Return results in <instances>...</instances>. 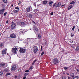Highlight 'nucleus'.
<instances>
[{
    "label": "nucleus",
    "instance_id": "f257e3e1",
    "mask_svg": "<svg viewBox=\"0 0 79 79\" xmlns=\"http://www.w3.org/2000/svg\"><path fill=\"white\" fill-rule=\"evenodd\" d=\"M16 66L14 64H12L11 67V71L12 72H14L16 70Z\"/></svg>",
    "mask_w": 79,
    "mask_h": 79
},
{
    "label": "nucleus",
    "instance_id": "f03ea898",
    "mask_svg": "<svg viewBox=\"0 0 79 79\" xmlns=\"http://www.w3.org/2000/svg\"><path fill=\"white\" fill-rule=\"evenodd\" d=\"M34 49H33V52L35 53H36L38 51V48L37 46H35L33 47Z\"/></svg>",
    "mask_w": 79,
    "mask_h": 79
},
{
    "label": "nucleus",
    "instance_id": "7ed1b4c3",
    "mask_svg": "<svg viewBox=\"0 0 79 79\" xmlns=\"http://www.w3.org/2000/svg\"><path fill=\"white\" fill-rule=\"evenodd\" d=\"M52 62L54 64H57L58 63V60L57 58L54 59L52 60Z\"/></svg>",
    "mask_w": 79,
    "mask_h": 79
},
{
    "label": "nucleus",
    "instance_id": "20e7f679",
    "mask_svg": "<svg viewBox=\"0 0 79 79\" xmlns=\"http://www.w3.org/2000/svg\"><path fill=\"white\" fill-rule=\"evenodd\" d=\"M11 38H16V35L15 33H12L10 35Z\"/></svg>",
    "mask_w": 79,
    "mask_h": 79
},
{
    "label": "nucleus",
    "instance_id": "39448f33",
    "mask_svg": "<svg viewBox=\"0 0 79 79\" xmlns=\"http://www.w3.org/2000/svg\"><path fill=\"white\" fill-rule=\"evenodd\" d=\"M19 52L20 53H24L26 52V49H25L20 48L19 50Z\"/></svg>",
    "mask_w": 79,
    "mask_h": 79
},
{
    "label": "nucleus",
    "instance_id": "423d86ee",
    "mask_svg": "<svg viewBox=\"0 0 79 79\" xmlns=\"http://www.w3.org/2000/svg\"><path fill=\"white\" fill-rule=\"evenodd\" d=\"M16 26V24L15 23H14L12 24L11 26V29H15Z\"/></svg>",
    "mask_w": 79,
    "mask_h": 79
},
{
    "label": "nucleus",
    "instance_id": "0eeeda50",
    "mask_svg": "<svg viewBox=\"0 0 79 79\" xmlns=\"http://www.w3.org/2000/svg\"><path fill=\"white\" fill-rule=\"evenodd\" d=\"M26 10L27 12H29L30 11H32V9L31 7H28L26 9Z\"/></svg>",
    "mask_w": 79,
    "mask_h": 79
},
{
    "label": "nucleus",
    "instance_id": "6e6552de",
    "mask_svg": "<svg viewBox=\"0 0 79 79\" xmlns=\"http://www.w3.org/2000/svg\"><path fill=\"white\" fill-rule=\"evenodd\" d=\"M2 52V55H5L6 53V49H3Z\"/></svg>",
    "mask_w": 79,
    "mask_h": 79
},
{
    "label": "nucleus",
    "instance_id": "1a4fd4ad",
    "mask_svg": "<svg viewBox=\"0 0 79 79\" xmlns=\"http://www.w3.org/2000/svg\"><path fill=\"white\" fill-rule=\"evenodd\" d=\"M17 49H18V48H13L12 50V52L13 53H16V52Z\"/></svg>",
    "mask_w": 79,
    "mask_h": 79
},
{
    "label": "nucleus",
    "instance_id": "9d476101",
    "mask_svg": "<svg viewBox=\"0 0 79 79\" xmlns=\"http://www.w3.org/2000/svg\"><path fill=\"white\" fill-rule=\"evenodd\" d=\"M61 3L60 2H59L58 3L57 5H56L55 6V7L56 8V7H60L61 6Z\"/></svg>",
    "mask_w": 79,
    "mask_h": 79
},
{
    "label": "nucleus",
    "instance_id": "9b49d317",
    "mask_svg": "<svg viewBox=\"0 0 79 79\" xmlns=\"http://www.w3.org/2000/svg\"><path fill=\"white\" fill-rule=\"evenodd\" d=\"M5 9H2L0 10V15H3L4 11H5Z\"/></svg>",
    "mask_w": 79,
    "mask_h": 79
},
{
    "label": "nucleus",
    "instance_id": "f8f14e48",
    "mask_svg": "<svg viewBox=\"0 0 79 79\" xmlns=\"http://www.w3.org/2000/svg\"><path fill=\"white\" fill-rule=\"evenodd\" d=\"M5 64L4 63H0V67L3 68L5 66Z\"/></svg>",
    "mask_w": 79,
    "mask_h": 79
},
{
    "label": "nucleus",
    "instance_id": "ddd939ff",
    "mask_svg": "<svg viewBox=\"0 0 79 79\" xmlns=\"http://www.w3.org/2000/svg\"><path fill=\"white\" fill-rule=\"evenodd\" d=\"M48 3V1H47L44 0L43 1V3L44 5H46V4Z\"/></svg>",
    "mask_w": 79,
    "mask_h": 79
},
{
    "label": "nucleus",
    "instance_id": "4468645a",
    "mask_svg": "<svg viewBox=\"0 0 79 79\" xmlns=\"http://www.w3.org/2000/svg\"><path fill=\"white\" fill-rule=\"evenodd\" d=\"M70 77H71L73 78L74 77H75V76L74 75V73H71L70 74Z\"/></svg>",
    "mask_w": 79,
    "mask_h": 79
},
{
    "label": "nucleus",
    "instance_id": "2eb2a0df",
    "mask_svg": "<svg viewBox=\"0 0 79 79\" xmlns=\"http://www.w3.org/2000/svg\"><path fill=\"white\" fill-rule=\"evenodd\" d=\"M52 3H53V2L52 1H51L50 2H49V6H52Z\"/></svg>",
    "mask_w": 79,
    "mask_h": 79
},
{
    "label": "nucleus",
    "instance_id": "dca6fc26",
    "mask_svg": "<svg viewBox=\"0 0 79 79\" xmlns=\"http://www.w3.org/2000/svg\"><path fill=\"white\" fill-rule=\"evenodd\" d=\"M76 51H79V46H77V48L75 49Z\"/></svg>",
    "mask_w": 79,
    "mask_h": 79
},
{
    "label": "nucleus",
    "instance_id": "f3484780",
    "mask_svg": "<svg viewBox=\"0 0 79 79\" xmlns=\"http://www.w3.org/2000/svg\"><path fill=\"white\" fill-rule=\"evenodd\" d=\"M33 28L35 30L34 31H37L38 30V29H37L36 27L34 25L33 26Z\"/></svg>",
    "mask_w": 79,
    "mask_h": 79
},
{
    "label": "nucleus",
    "instance_id": "a211bd4d",
    "mask_svg": "<svg viewBox=\"0 0 79 79\" xmlns=\"http://www.w3.org/2000/svg\"><path fill=\"white\" fill-rule=\"evenodd\" d=\"M18 11H19V9H18L14 11V13H18Z\"/></svg>",
    "mask_w": 79,
    "mask_h": 79
},
{
    "label": "nucleus",
    "instance_id": "6ab92c4d",
    "mask_svg": "<svg viewBox=\"0 0 79 79\" xmlns=\"http://www.w3.org/2000/svg\"><path fill=\"white\" fill-rule=\"evenodd\" d=\"M10 69H9V68H7L5 70V71H6V72H8V71Z\"/></svg>",
    "mask_w": 79,
    "mask_h": 79
},
{
    "label": "nucleus",
    "instance_id": "aec40b11",
    "mask_svg": "<svg viewBox=\"0 0 79 79\" xmlns=\"http://www.w3.org/2000/svg\"><path fill=\"white\" fill-rule=\"evenodd\" d=\"M73 6L71 5L68 8V10H70V9H71V8H73Z\"/></svg>",
    "mask_w": 79,
    "mask_h": 79
},
{
    "label": "nucleus",
    "instance_id": "412c9836",
    "mask_svg": "<svg viewBox=\"0 0 79 79\" xmlns=\"http://www.w3.org/2000/svg\"><path fill=\"white\" fill-rule=\"evenodd\" d=\"M79 78V77L77 76H76L75 77H74L73 78V79H78Z\"/></svg>",
    "mask_w": 79,
    "mask_h": 79
},
{
    "label": "nucleus",
    "instance_id": "4be33fe9",
    "mask_svg": "<svg viewBox=\"0 0 79 79\" xmlns=\"http://www.w3.org/2000/svg\"><path fill=\"white\" fill-rule=\"evenodd\" d=\"M29 73H25L24 74V76H27V75H29Z\"/></svg>",
    "mask_w": 79,
    "mask_h": 79
},
{
    "label": "nucleus",
    "instance_id": "5701e85b",
    "mask_svg": "<svg viewBox=\"0 0 79 79\" xmlns=\"http://www.w3.org/2000/svg\"><path fill=\"white\" fill-rule=\"evenodd\" d=\"M3 46V43H1L0 44V47H2Z\"/></svg>",
    "mask_w": 79,
    "mask_h": 79
},
{
    "label": "nucleus",
    "instance_id": "b1692460",
    "mask_svg": "<svg viewBox=\"0 0 79 79\" xmlns=\"http://www.w3.org/2000/svg\"><path fill=\"white\" fill-rule=\"evenodd\" d=\"M37 11H38V10H37V9H36L34 10V12L35 13H37Z\"/></svg>",
    "mask_w": 79,
    "mask_h": 79
},
{
    "label": "nucleus",
    "instance_id": "393cba45",
    "mask_svg": "<svg viewBox=\"0 0 79 79\" xmlns=\"http://www.w3.org/2000/svg\"><path fill=\"white\" fill-rule=\"evenodd\" d=\"M34 32L36 34H37L38 33V30H34Z\"/></svg>",
    "mask_w": 79,
    "mask_h": 79
},
{
    "label": "nucleus",
    "instance_id": "a878e982",
    "mask_svg": "<svg viewBox=\"0 0 79 79\" xmlns=\"http://www.w3.org/2000/svg\"><path fill=\"white\" fill-rule=\"evenodd\" d=\"M3 2H4V3H6L7 2V0H2Z\"/></svg>",
    "mask_w": 79,
    "mask_h": 79
},
{
    "label": "nucleus",
    "instance_id": "bb28decb",
    "mask_svg": "<svg viewBox=\"0 0 79 79\" xmlns=\"http://www.w3.org/2000/svg\"><path fill=\"white\" fill-rule=\"evenodd\" d=\"M75 3V2H74V1L71 2L70 3V4H74Z\"/></svg>",
    "mask_w": 79,
    "mask_h": 79
},
{
    "label": "nucleus",
    "instance_id": "cd10ccee",
    "mask_svg": "<svg viewBox=\"0 0 79 79\" xmlns=\"http://www.w3.org/2000/svg\"><path fill=\"white\" fill-rule=\"evenodd\" d=\"M37 61V60H35L32 63V64H34V63H35V62Z\"/></svg>",
    "mask_w": 79,
    "mask_h": 79
},
{
    "label": "nucleus",
    "instance_id": "c85d7f7f",
    "mask_svg": "<svg viewBox=\"0 0 79 79\" xmlns=\"http://www.w3.org/2000/svg\"><path fill=\"white\" fill-rule=\"evenodd\" d=\"M33 66H31L29 70H30V69H33Z\"/></svg>",
    "mask_w": 79,
    "mask_h": 79
},
{
    "label": "nucleus",
    "instance_id": "c756f323",
    "mask_svg": "<svg viewBox=\"0 0 79 79\" xmlns=\"http://www.w3.org/2000/svg\"><path fill=\"white\" fill-rule=\"evenodd\" d=\"M64 69H65V70H66V69H68V67H64Z\"/></svg>",
    "mask_w": 79,
    "mask_h": 79
},
{
    "label": "nucleus",
    "instance_id": "7c9ffc66",
    "mask_svg": "<svg viewBox=\"0 0 79 79\" xmlns=\"http://www.w3.org/2000/svg\"><path fill=\"white\" fill-rule=\"evenodd\" d=\"M29 16L30 18H32V14H29Z\"/></svg>",
    "mask_w": 79,
    "mask_h": 79
},
{
    "label": "nucleus",
    "instance_id": "2f4dec72",
    "mask_svg": "<svg viewBox=\"0 0 79 79\" xmlns=\"http://www.w3.org/2000/svg\"><path fill=\"white\" fill-rule=\"evenodd\" d=\"M44 52H42V53H41V56H43V55H44Z\"/></svg>",
    "mask_w": 79,
    "mask_h": 79
},
{
    "label": "nucleus",
    "instance_id": "473e14b6",
    "mask_svg": "<svg viewBox=\"0 0 79 79\" xmlns=\"http://www.w3.org/2000/svg\"><path fill=\"white\" fill-rule=\"evenodd\" d=\"M3 75V72H0V75L2 76Z\"/></svg>",
    "mask_w": 79,
    "mask_h": 79
},
{
    "label": "nucleus",
    "instance_id": "72a5a7b5",
    "mask_svg": "<svg viewBox=\"0 0 79 79\" xmlns=\"http://www.w3.org/2000/svg\"><path fill=\"white\" fill-rule=\"evenodd\" d=\"M21 24L22 25H25V23H24V22H22L21 23Z\"/></svg>",
    "mask_w": 79,
    "mask_h": 79
},
{
    "label": "nucleus",
    "instance_id": "f704fd0d",
    "mask_svg": "<svg viewBox=\"0 0 79 79\" xmlns=\"http://www.w3.org/2000/svg\"><path fill=\"white\" fill-rule=\"evenodd\" d=\"M62 79H66V77H62Z\"/></svg>",
    "mask_w": 79,
    "mask_h": 79
},
{
    "label": "nucleus",
    "instance_id": "c9c22d12",
    "mask_svg": "<svg viewBox=\"0 0 79 79\" xmlns=\"http://www.w3.org/2000/svg\"><path fill=\"white\" fill-rule=\"evenodd\" d=\"M38 37L39 38V39H40L41 36H40V35L38 34Z\"/></svg>",
    "mask_w": 79,
    "mask_h": 79
},
{
    "label": "nucleus",
    "instance_id": "e433bc0d",
    "mask_svg": "<svg viewBox=\"0 0 79 79\" xmlns=\"http://www.w3.org/2000/svg\"><path fill=\"white\" fill-rule=\"evenodd\" d=\"M61 52H64V50L63 49H61L60 50Z\"/></svg>",
    "mask_w": 79,
    "mask_h": 79
},
{
    "label": "nucleus",
    "instance_id": "4c0bfd02",
    "mask_svg": "<svg viewBox=\"0 0 79 79\" xmlns=\"http://www.w3.org/2000/svg\"><path fill=\"white\" fill-rule=\"evenodd\" d=\"M75 28V26H73V27L72 28V30L73 31H73H74Z\"/></svg>",
    "mask_w": 79,
    "mask_h": 79
},
{
    "label": "nucleus",
    "instance_id": "58836bf2",
    "mask_svg": "<svg viewBox=\"0 0 79 79\" xmlns=\"http://www.w3.org/2000/svg\"><path fill=\"white\" fill-rule=\"evenodd\" d=\"M10 73H7L6 74V76H8V75H10Z\"/></svg>",
    "mask_w": 79,
    "mask_h": 79
},
{
    "label": "nucleus",
    "instance_id": "ea45409f",
    "mask_svg": "<svg viewBox=\"0 0 79 79\" xmlns=\"http://www.w3.org/2000/svg\"><path fill=\"white\" fill-rule=\"evenodd\" d=\"M6 14H7V12H5V13L4 14V16H6Z\"/></svg>",
    "mask_w": 79,
    "mask_h": 79
},
{
    "label": "nucleus",
    "instance_id": "a19ab883",
    "mask_svg": "<svg viewBox=\"0 0 79 79\" xmlns=\"http://www.w3.org/2000/svg\"><path fill=\"white\" fill-rule=\"evenodd\" d=\"M65 5H66L65 4H64V5H62L61 6V7H63V6H64H64H65Z\"/></svg>",
    "mask_w": 79,
    "mask_h": 79
},
{
    "label": "nucleus",
    "instance_id": "79ce46f5",
    "mask_svg": "<svg viewBox=\"0 0 79 79\" xmlns=\"http://www.w3.org/2000/svg\"><path fill=\"white\" fill-rule=\"evenodd\" d=\"M19 72H21V70L20 69H19L18 70Z\"/></svg>",
    "mask_w": 79,
    "mask_h": 79
},
{
    "label": "nucleus",
    "instance_id": "37998d69",
    "mask_svg": "<svg viewBox=\"0 0 79 79\" xmlns=\"http://www.w3.org/2000/svg\"><path fill=\"white\" fill-rule=\"evenodd\" d=\"M21 32L23 34H24V31H21Z\"/></svg>",
    "mask_w": 79,
    "mask_h": 79
},
{
    "label": "nucleus",
    "instance_id": "c03bdc74",
    "mask_svg": "<svg viewBox=\"0 0 79 79\" xmlns=\"http://www.w3.org/2000/svg\"><path fill=\"white\" fill-rule=\"evenodd\" d=\"M68 79H72V78H71V77H68Z\"/></svg>",
    "mask_w": 79,
    "mask_h": 79
},
{
    "label": "nucleus",
    "instance_id": "a18cd8bd",
    "mask_svg": "<svg viewBox=\"0 0 79 79\" xmlns=\"http://www.w3.org/2000/svg\"><path fill=\"white\" fill-rule=\"evenodd\" d=\"M25 72L26 73H29V70H26L25 71Z\"/></svg>",
    "mask_w": 79,
    "mask_h": 79
},
{
    "label": "nucleus",
    "instance_id": "49530a36",
    "mask_svg": "<svg viewBox=\"0 0 79 79\" xmlns=\"http://www.w3.org/2000/svg\"><path fill=\"white\" fill-rule=\"evenodd\" d=\"M74 35H73L72 34V33L71 34V37H73V36H74Z\"/></svg>",
    "mask_w": 79,
    "mask_h": 79
},
{
    "label": "nucleus",
    "instance_id": "de8ad7c7",
    "mask_svg": "<svg viewBox=\"0 0 79 79\" xmlns=\"http://www.w3.org/2000/svg\"><path fill=\"white\" fill-rule=\"evenodd\" d=\"M15 9H16V10H17L18 9H19V7H15Z\"/></svg>",
    "mask_w": 79,
    "mask_h": 79
},
{
    "label": "nucleus",
    "instance_id": "09e8293b",
    "mask_svg": "<svg viewBox=\"0 0 79 79\" xmlns=\"http://www.w3.org/2000/svg\"><path fill=\"white\" fill-rule=\"evenodd\" d=\"M70 42H71V43H73L74 42V41H73V40L71 41V40H70Z\"/></svg>",
    "mask_w": 79,
    "mask_h": 79
},
{
    "label": "nucleus",
    "instance_id": "8fccbe9b",
    "mask_svg": "<svg viewBox=\"0 0 79 79\" xmlns=\"http://www.w3.org/2000/svg\"><path fill=\"white\" fill-rule=\"evenodd\" d=\"M77 72H78V73H79V69H76Z\"/></svg>",
    "mask_w": 79,
    "mask_h": 79
},
{
    "label": "nucleus",
    "instance_id": "3c124183",
    "mask_svg": "<svg viewBox=\"0 0 79 79\" xmlns=\"http://www.w3.org/2000/svg\"><path fill=\"white\" fill-rule=\"evenodd\" d=\"M15 79H16V78L18 77V76H15Z\"/></svg>",
    "mask_w": 79,
    "mask_h": 79
},
{
    "label": "nucleus",
    "instance_id": "603ef678",
    "mask_svg": "<svg viewBox=\"0 0 79 79\" xmlns=\"http://www.w3.org/2000/svg\"><path fill=\"white\" fill-rule=\"evenodd\" d=\"M51 15H53V12H51L50 14Z\"/></svg>",
    "mask_w": 79,
    "mask_h": 79
},
{
    "label": "nucleus",
    "instance_id": "864d4df0",
    "mask_svg": "<svg viewBox=\"0 0 79 79\" xmlns=\"http://www.w3.org/2000/svg\"><path fill=\"white\" fill-rule=\"evenodd\" d=\"M26 77L25 76L23 77V79H26Z\"/></svg>",
    "mask_w": 79,
    "mask_h": 79
},
{
    "label": "nucleus",
    "instance_id": "5fc2aeb1",
    "mask_svg": "<svg viewBox=\"0 0 79 79\" xmlns=\"http://www.w3.org/2000/svg\"><path fill=\"white\" fill-rule=\"evenodd\" d=\"M56 5V3H55L54 5H53V6L54 7L55 6V5Z\"/></svg>",
    "mask_w": 79,
    "mask_h": 79
},
{
    "label": "nucleus",
    "instance_id": "6e6d98bb",
    "mask_svg": "<svg viewBox=\"0 0 79 79\" xmlns=\"http://www.w3.org/2000/svg\"><path fill=\"white\" fill-rule=\"evenodd\" d=\"M6 24H8V20H7L6 21Z\"/></svg>",
    "mask_w": 79,
    "mask_h": 79
},
{
    "label": "nucleus",
    "instance_id": "4d7b16f0",
    "mask_svg": "<svg viewBox=\"0 0 79 79\" xmlns=\"http://www.w3.org/2000/svg\"><path fill=\"white\" fill-rule=\"evenodd\" d=\"M20 3H21V1H20V3H18V5H19L20 4Z\"/></svg>",
    "mask_w": 79,
    "mask_h": 79
},
{
    "label": "nucleus",
    "instance_id": "13d9d810",
    "mask_svg": "<svg viewBox=\"0 0 79 79\" xmlns=\"http://www.w3.org/2000/svg\"><path fill=\"white\" fill-rule=\"evenodd\" d=\"M2 6H5V5L4 4H2Z\"/></svg>",
    "mask_w": 79,
    "mask_h": 79
},
{
    "label": "nucleus",
    "instance_id": "bf43d9fd",
    "mask_svg": "<svg viewBox=\"0 0 79 79\" xmlns=\"http://www.w3.org/2000/svg\"><path fill=\"white\" fill-rule=\"evenodd\" d=\"M41 49H42V46H41Z\"/></svg>",
    "mask_w": 79,
    "mask_h": 79
},
{
    "label": "nucleus",
    "instance_id": "052dcab7",
    "mask_svg": "<svg viewBox=\"0 0 79 79\" xmlns=\"http://www.w3.org/2000/svg\"><path fill=\"white\" fill-rule=\"evenodd\" d=\"M11 6L12 7V6H13V4H12Z\"/></svg>",
    "mask_w": 79,
    "mask_h": 79
},
{
    "label": "nucleus",
    "instance_id": "680f3d73",
    "mask_svg": "<svg viewBox=\"0 0 79 79\" xmlns=\"http://www.w3.org/2000/svg\"><path fill=\"white\" fill-rule=\"evenodd\" d=\"M12 24L14 23V22H12Z\"/></svg>",
    "mask_w": 79,
    "mask_h": 79
},
{
    "label": "nucleus",
    "instance_id": "e2e57ef3",
    "mask_svg": "<svg viewBox=\"0 0 79 79\" xmlns=\"http://www.w3.org/2000/svg\"><path fill=\"white\" fill-rule=\"evenodd\" d=\"M11 15H13V13H11Z\"/></svg>",
    "mask_w": 79,
    "mask_h": 79
},
{
    "label": "nucleus",
    "instance_id": "0e129e2a",
    "mask_svg": "<svg viewBox=\"0 0 79 79\" xmlns=\"http://www.w3.org/2000/svg\"><path fill=\"white\" fill-rule=\"evenodd\" d=\"M27 16H28V15H27Z\"/></svg>",
    "mask_w": 79,
    "mask_h": 79
},
{
    "label": "nucleus",
    "instance_id": "69168bd1",
    "mask_svg": "<svg viewBox=\"0 0 79 79\" xmlns=\"http://www.w3.org/2000/svg\"><path fill=\"white\" fill-rule=\"evenodd\" d=\"M67 75H69V74H68Z\"/></svg>",
    "mask_w": 79,
    "mask_h": 79
},
{
    "label": "nucleus",
    "instance_id": "338daca9",
    "mask_svg": "<svg viewBox=\"0 0 79 79\" xmlns=\"http://www.w3.org/2000/svg\"><path fill=\"white\" fill-rule=\"evenodd\" d=\"M67 75H69V74H68Z\"/></svg>",
    "mask_w": 79,
    "mask_h": 79
}]
</instances>
